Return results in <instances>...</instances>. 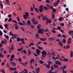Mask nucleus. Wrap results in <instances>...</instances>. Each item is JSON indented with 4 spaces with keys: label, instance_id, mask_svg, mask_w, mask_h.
<instances>
[{
    "label": "nucleus",
    "instance_id": "obj_1",
    "mask_svg": "<svg viewBox=\"0 0 73 73\" xmlns=\"http://www.w3.org/2000/svg\"><path fill=\"white\" fill-rule=\"evenodd\" d=\"M22 22L23 23H22V22H18V24H20V25H22V26H24V25H26V23H25V21H22Z\"/></svg>",
    "mask_w": 73,
    "mask_h": 73
},
{
    "label": "nucleus",
    "instance_id": "obj_2",
    "mask_svg": "<svg viewBox=\"0 0 73 73\" xmlns=\"http://www.w3.org/2000/svg\"><path fill=\"white\" fill-rule=\"evenodd\" d=\"M42 55H44V56H46V54H47L46 52L44 50H43L42 51Z\"/></svg>",
    "mask_w": 73,
    "mask_h": 73
},
{
    "label": "nucleus",
    "instance_id": "obj_3",
    "mask_svg": "<svg viewBox=\"0 0 73 73\" xmlns=\"http://www.w3.org/2000/svg\"><path fill=\"white\" fill-rule=\"evenodd\" d=\"M55 64L57 65H61V63H60V62L58 61H56L55 62Z\"/></svg>",
    "mask_w": 73,
    "mask_h": 73
},
{
    "label": "nucleus",
    "instance_id": "obj_4",
    "mask_svg": "<svg viewBox=\"0 0 73 73\" xmlns=\"http://www.w3.org/2000/svg\"><path fill=\"white\" fill-rule=\"evenodd\" d=\"M36 52L38 55H39L40 54V50H39L38 49H37L36 50Z\"/></svg>",
    "mask_w": 73,
    "mask_h": 73
},
{
    "label": "nucleus",
    "instance_id": "obj_5",
    "mask_svg": "<svg viewBox=\"0 0 73 73\" xmlns=\"http://www.w3.org/2000/svg\"><path fill=\"white\" fill-rule=\"evenodd\" d=\"M12 36L14 37V38H16L17 37H18V35L17 34H13V35Z\"/></svg>",
    "mask_w": 73,
    "mask_h": 73
},
{
    "label": "nucleus",
    "instance_id": "obj_6",
    "mask_svg": "<svg viewBox=\"0 0 73 73\" xmlns=\"http://www.w3.org/2000/svg\"><path fill=\"white\" fill-rule=\"evenodd\" d=\"M33 24H34V25H37L38 24V22L37 21H34L33 23Z\"/></svg>",
    "mask_w": 73,
    "mask_h": 73
},
{
    "label": "nucleus",
    "instance_id": "obj_7",
    "mask_svg": "<svg viewBox=\"0 0 73 73\" xmlns=\"http://www.w3.org/2000/svg\"><path fill=\"white\" fill-rule=\"evenodd\" d=\"M58 44L59 45H60L61 47H62V45H63V44L61 42L59 41L58 42Z\"/></svg>",
    "mask_w": 73,
    "mask_h": 73
},
{
    "label": "nucleus",
    "instance_id": "obj_8",
    "mask_svg": "<svg viewBox=\"0 0 73 73\" xmlns=\"http://www.w3.org/2000/svg\"><path fill=\"white\" fill-rule=\"evenodd\" d=\"M54 68H58V65H57L56 64H54Z\"/></svg>",
    "mask_w": 73,
    "mask_h": 73
},
{
    "label": "nucleus",
    "instance_id": "obj_9",
    "mask_svg": "<svg viewBox=\"0 0 73 73\" xmlns=\"http://www.w3.org/2000/svg\"><path fill=\"white\" fill-rule=\"evenodd\" d=\"M38 33H41V34H43L44 33V32L42 31H40L39 30H38Z\"/></svg>",
    "mask_w": 73,
    "mask_h": 73
},
{
    "label": "nucleus",
    "instance_id": "obj_10",
    "mask_svg": "<svg viewBox=\"0 0 73 73\" xmlns=\"http://www.w3.org/2000/svg\"><path fill=\"white\" fill-rule=\"evenodd\" d=\"M4 36H5V38L6 39H7L8 40H9V36H8L6 35H4Z\"/></svg>",
    "mask_w": 73,
    "mask_h": 73
},
{
    "label": "nucleus",
    "instance_id": "obj_11",
    "mask_svg": "<svg viewBox=\"0 0 73 73\" xmlns=\"http://www.w3.org/2000/svg\"><path fill=\"white\" fill-rule=\"evenodd\" d=\"M58 3L57 2H56L54 3V7H57V6L58 5Z\"/></svg>",
    "mask_w": 73,
    "mask_h": 73
},
{
    "label": "nucleus",
    "instance_id": "obj_12",
    "mask_svg": "<svg viewBox=\"0 0 73 73\" xmlns=\"http://www.w3.org/2000/svg\"><path fill=\"white\" fill-rule=\"evenodd\" d=\"M27 24H28V25H31V21L28 20L27 21Z\"/></svg>",
    "mask_w": 73,
    "mask_h": 73
},
{
    "label": "nucleus",
    "instance_id": "obj_13",
    "mask_svg": "<svg viewBox=\"0 0 73 73\" xmlns=\"http://www.w3.org/2000/svg\"><path fill=\"white\" fill-rule=\"evenodd\" d=\"M4 26L5 27V28H7V29H8V24H6L4 25Z\"/></svg>",
    "mask_w": 73,
    "mask_h": 73
},
{
    "label": "nucleus",
    "instance_id": "obj_14",
    "mask_svg": "<svg viewBox=\"0 0 73 73\" xmlns=\"http://www.w3.org/2000/svg\"><path fill=\"white\" fill-rule=\"evenodd\" d=\"M73 56V51H70V57H72Z\"/></svg>",
    "mask_w": 73,
    "mask_h": 73
},
{
    "label": "nucleus",
    "instance_id": "obj_15",
    "mask_svg": "<svg viewBox=\"0 0 73 73\" xmlns=\"http://www.w3.org/2000/svg\"><path fill=\"white\" fill-rule=\"evenodd\" d=\"M5 1L7 4L8 5H9L10 4V3H9V0H5Z\"/></svg>",
    "mask_w": 73,
    "mask_h": 73
},
{
    "label": "nucleus",
    "instance_id": "obj_16",
    "mask_svg": "<svg viewBox=\"0 0 73 73\" xmlns=\"http://www.w3.org/2000/svg\"><path fill=\"white\" fill-rule=\"evenodd\" d=\"M0 72L3 73H5V70L4 69H1L0 70Z\"/></svg>",
    "mask_w": 73,
    "mask_h": 73
},
{
    "label": "nucleus",
    "instance_id": "obj_17",
    "mask_svg": "<svg viewBox=\"0 0 73 73\" xmlns=\"http://www.w3.org/2000/svg\"><path fill=\"white\" fill-rule=\"evenodd\" d=\"M35 20H36V19L35 18H32L31 20V21H32V23L34 22V21H35Z\"/></svg>",
    "mask_w": 73,
    "mask_h": 73
},
{
    "label": "nucleus",
    "instance_id": "obj_18",
    "mask_svg": "<svg viewBox=\"0 0 73 73\" xmlns=\"http://www.w3.org/2000/svg\"><path fill=\"white\" fill-rule=\"evenodd\" d=\"M11 63L12 64V65H13V66H16V63L15 62H11L10 63V64H11Z\"/></svg>",
    "mask_w": 73,
    "mask_h": 73
},
{
    "label": "nucleus",
    "instance_id": "obj_19",
    "mask_svg": "<svg viewBox=\"0 0 73 73\" xmlns=\"http://www.w3.org/2000/svg\"><path fill=\"white\" fill-rule=\"evenodd\" d=\"M44 9L45 10V11H48V8L47 7H46V6H45L44 7Z\"/></svg>",
    "mask_w": 73,
    "mask_h": 73
},
{
    "label": "nucleus",
    "instance_id": "obj_20",
    "mask_svg": "<svg viewBox=\"0 0 73 73\" xmlns=\"http://www.w3.org/2000/svg\"><path fill=\"white\" fill-rule=\"evenodd\" d=\"M51 71H52V70H54V67H53V66H51Z\"/></svg>",
    "mask_w": 73,
    "mask_h": 73
},
{
    "label": "nucleus",
    "instance_id": "obj_21",
    "mask_svg": "<svg viewBox=\"0 0 73 73\" xmlns=\"http://www.w3.org/2000/svg\"><path fill=\"white\" fill-rule=\"evenodd\" d=\"M23 50V49L22 48L17 49V50L19 52H20V51H21L22 50Z\"/></svg>",
    "mask_w": 73,
    "mask_h": 73
},
{
    "label": "nucleus",
    "instance_id": "obj_22",
    "mask_svg": "<svg viewBox=\"0 0 73 73\" xmlns=\"http://www.w3.org/2000/svg\"><path fill=\"white\" fill-rule=\"evenodd\" d=\"M67 43L68 44H70L72 43L71 41L68 40L67 41Z\"/></svg>",
    "mask_w": 73,
    "mask_h": 73
},
{
    "label": "nucleus",
    "instance_id": "obj_23",
    "mask_svg": "<svg viewBox=\"0 0 73 73\" xmlns=\"http://www.w3.org/2000/svg\"><path fill=\"white\" fill-rule=\"evenodd\" d=\"M63 61H65V62H68V59L67 58H64L63 59Z\"/></svg>",
    "mask_w": 73,
    "mask_h": 73
},
{
    "label": "nucleus",
    "instance_id": "obj_24",
    "mask_svg": "<svg viewBox=\"0 0 73 73\" xmlns=\"http://www.w3.org/2000/svg\"><path fill=\"white\" fill-rule=\"evenodd\" d=\"M46 67L47 68H50V65L49 64H47L46 65Z\"/></svg>",
    "mask_w": 73,
    "mask_h": 73
},
{
    "label": "nucleus",
    "instance_id": "obj_25",
    "mask_svg": "<svg viewBox=\"0 0 73 73\" xmlns=\"http://www.w3.org/2000/svg\"><path fill=\"white\" fill-rule=\"evenodd\" d=\"M40 40H41V41H45V40H46L45 38H40Z\"/></svg>",
    "mask_w": 73,
    "mask_h": 73
},
{
    "label": "nucleus",
    "instance_id": "obj_26",
    "mask_svg": "<svg viewBox=\"0 0 73 73\" xmlns=\"http://www.w3.org/2000/svg\"><path fill=\"white\" fill-rule=\"evenodd\" d=\"M35 11L37 12V13H38V9H37V8H35Z\"/></svg>",
    "mask_w": 73,
    "mask_h": 73
},
{
    "label": "nucleus",
    "instance_id": "obj_27",
    "mask_svg": "<svg viewBox=\"0 0 73 73\" xmlns=\"http://www.w3.org/2000/svg\"><path fill=\"white\" fill-rule=\"evenodd\" d=\"M44 7L43 5H40L39 7L40 9H43V7Z\"/></svg>",
    "mask_w": 73,
    "mask_h": 73
},
{
    "label": "nucleus",
    "instance_id": "obj_28",
    "mask_svg": "<svg viewBox=\"0 0 73 73\" xmlns=\"http://www.w3.org/2000/svg\"><path fill=\"white\" fill-rule=\"evenodd\" d=\"M69 48H70V45H67L66 47L65 48H65V49H68Z\"/></svg>",
    "mask_w": 73,
    "mask_h": 73
},
{
    "label": "nucleus",
    "instance_id": "obj_29",
    "mask_svg": "<svg viewBox=\"0 0 73 73\" xmlns=\"http://www.w3.org/2000/svg\"><path fill=\"white\" fill-rule=\"evenodd\" d=\"M66 40L65 39H63L62 40V42L63 43H66Z\"/></svg>",
    "mask_w": 73,
    "mask_h": 73
},
{
    "label": "nucleus",
    "instance_id": "obj_30",
    "mask_svg": "<svg viewBox=\"0 0 73 73\" xmlns=\"http://www.w3.org/2000/svg\"><path fill=\"white\" fill-rule=\"evenodd\" d=\"M23 17H24V19H27V17L24 14L23 15Z\"/></svg>",
    "mask_w": 73,
    "mask_h": 73
},
{
    "label": "nucleus",
    "instance_id": "obj_31",
    "mask_svg": "<svg viewBox=\"0 0 73 73\" xmlns=\"http://www.w3.org/2000/svg\"><path fill=\"white\" fill-rule=\"evenodd\" d=\"M13 19L12 18H9L8 21H7L8 22H11L12 20Z\"/></svg>",
    "mask_w": 73,
    "mask_h": 73
},
{
    "label": "nucleus",
    "instance_id": "obj_32",
    "mask_svg": "<svg viewBox=\"0 0 73 73\" xmlns=\"http://www.w3.org/2000/svg\"><path fill=\"white\" fill-rule=\"evenodd\" d=\"M48 22V23L50 24L51 23H52V20H50V19H49L48 20H47Z\"/></svg>",
    "mask_w": 73,
    "mask_h": 73
},
{
    "label": "nucleus",
    "instance_id": "obj_33",
    "mask_svg": "<svg viewBox=\"0 0 73 73\" xmlns=\"http://www.w3.org/2000/svg\"><path fill=\"white\" fill-rule=\"evenodd\" d=\"M25 14L27 16V17H29V13L28 12H25Z\"/></svg>",
    "mask_w": 73,
    "mask_h": 73
},
{
    "label": "nucleus",
    "instance_id": "obj_34",
    "mask_svg": "<svg viewBox=\"0 0 73 73\" xmlns=\"http://www.w3.org/2000/svg\"><path fill=\"white\" fill-rule=\"evenodd\" d=\"M61 27L60 26H58L57 27V30H59L60 31L61 30Z\"/></svg>",
    "mask_w": 73,
    "mask_h": 73
},
{
    "label": "nucleus",
    "instance_id": "obj_35",
    "mask_svg": "<svg viewBox=\"0 0 73 73\" xmlns=\"http://www.w3.org/2000/svg\"><path fill=\"white\" fill-rule=\"evenodd\" d=\"M52 12H56V10L55 8H54L52 9Z\"/></svg>",
    "mask_w": 73,
    "mask_h": 73
},
{
    "label": "nucleus",
    "instance_id": "obj_36",
    "mask_svg": "<svg viewBox=\"0 0 73 73\" xmlns=\"http://www.w3.org/2000/svg\"><path fill=\"white\" fill-rule=\"evenodd\" d=\"M57 36L59 37H62V35H61V34L60 33L57 35Z\"/></svg>",
    "mask_w": 73,
    "mask_h": 73
},
{
    "label": "nucleus",
    "instance_id": "obj_37",
    "mask_svg": "<svg viewBox=\"0 0 73 73\" xmlns=\"http://www.w3.org/2000/svg\"><path fill=\"white\" fill-rule=\"evenodd\" d=\"M52 56V54L50 53H49L48 54V57L50 58Z\"/></svg>",
    "mask_w": 73,
    "mask_h": 73
},
{
    "label": "nucleus",
    "instance_id": "obj_38",
    "mask_svg": "<svg viewBox=\"0 0 73 73\" xmlns=\"http://www.w3.org/2000/svg\"><path fill=\"white\" fill-rule=\"evenodd\" d=\"M39 12H42L43 11H44L43 9H39Z\"/></svg>",
    "mask_w": 73,
    "mask_h": 73
},
{
    "label": "nucleus",
    "instance_id": "obj_39",
    "mask_svg": "<svg viewBox=\"0 0 73 73\" xmlns=\"http://www.w3.org/2000/svg\"><path fill=\"white\" fill-rule=\"evenodd\" d=\"M9 70L11 71H13V67H10L9 68Z\"/></svg>",
    "mask_w": 73,
    "mask_h": 73
},
{
    "label": "nucleus",
    "instance_id": "obj_40",
    "mask_svg": "<svg viewBox=\"0 0 73 73\" xmlns=\"http://www.w3.org/2000/svg\"><path fill=\"white\" fill-rule=\"evenodd\" d=\"M38 30L41 31H43V32H45V30H44L43 29H38Z\"/></svg>",
    "mask_w": 73,
    "mask_h": 73
},
{
    "label": "nucleus",
    "instance_id": "obj_41",
    "mask_svg": "<svg viewBox=\"0 0 73 73\" xmlns=\"http://www.w3.org/2000/svg\"><path fill=\"white\" fill-rule=\"evenodd\" d=\"M15 48H14V47L13 46H11L10 50H14Z\"/></svg>",
    "mask_w": 73,
    "mask_h": 73
},
{
    "label": "nucleus",
    "instance_id": "obj_42",
    "mask_svg": "<svg viewBox=\"0 0 73 73\" xmlns=\"http://www.w3.org/2000/svg\"><path fill=\"white\" fill-rule=\"evenodd\" d=\"M17 41H20V38L18 37L17 38Z\"/></svg>",
    "mask_w": 73,
    "mask_h": 73
},
{
    "label": "nucleus",
    "instance_id": "obj_43",
    "mask_svg": "<svg viewBox=\"0 0 73 73\" xmlns=\"http://www.w3.org/2000/svg\"><path fill=\"white\" fill-rule=\"evenodd\" d=\"M12 22H13V23H15V24H17V21H16L15 20H13L12 21Z\"/></svg>",
    "mask_w": 73,
    "mask_h": 73
},
{
    "label": "nucleus",
    "instance_id": "obj_44",
    "mask_svg": "<svg viewBox=\"0 0 73 73\" xmlns=\"http://www.w3.org/2000/svg\"><path fill=\"white\" fill-rule=\"evenodd\" d=\"M33 61L34 62V61H35V60L32 59H31V60L30 61V63H32V62H33Z\"/></svg>",
    "mask_w": 73,
    "mask_h": 73
},
{
    "label": "nucleus",
    "instance_id": "obj_45",
    "mask_svg": "<svg viewBox=\"0 0 73 73\" xmlns=\"http://www.w3.org/2000/svg\"><path fill=\"white\" fill-rule=\"evenodd\" d=\"M48 64H49V65H52V62L50 61H48Z\"/></svg>",
    "mask_w": 73,
    "mask_h": 73
},
{
    "label": "nucleus",
    "instance_id": "obj_46",
    "mask_svg": "<svg viewBox=\"0 0 73 73\" xmlns=\"http://www.w3.org/2000/svg\"><path fill=\"white\" fill-rule=\"evenodd\" d=\"M38 49H41V50H42V48L41 47V46H38Z\"/></svg>",
    "mask_w": 73,
    "mask_h": 73
},
{
    "label": "nucleus",
    "instance_id": "obj_47",
    "mask_svg": "<svg viewBox=\"0 0 73 73\" xmlns=\"http://www.w3.org/2000/svg\"><path fill=\"white\" fill-rule=\"evenodd\" d=\"M31 27L32 29H33V28H35V26L34 25H31Z\"/></svg>",
    "mask_w": 73,
    "mask_h": 73
},
{
    "label": "nucleus",
    "instance_id": "obj_48",
    "mask_svg": "<svg viewBox=\"0 0 73 73\" xmlns=\"http://www.w3.org/2000/svg\"><path fill=\"white\" fill-rule=\"evenodd\" d=\"M21 30L23 31V32H25V29L24 28V27H22L21 28Z\"/></svg>",
    "mask_w": 73,
    "mask_h": 73
},
{
    "label": "nucleus",
    "instance_id": "obj_49",
    "mask_svg": "<svg viewBox=\"0 0 73 73\" xmlns=\"http://www.w3.org/2000/svg\"><path fill=\"white\" fill-rule=\"evenodd\" d=\"M18 61L19 62H22V60H21V59L20 58H19L18 59Z\"/></svg>",
    "mask_w": 73,
    "mask_h": 73
},
{
    "label": "nucleus",
    "instance_id": "obj_50",
    "mask_svg": "<svg viewBox=\"0 0 73 73\" xmlns=\"http://www.w3.org/2000/svg\"><path fill=\"white\" fill-rule=\"evenodd\" d=\"M50 9L52 10L53 9V6L50 5Z\"/></svg>",
    "mask_w": 73,
    "mask_h": 73
},
{
    "label": "nucleus",
    "instance_id": "obj_51",
    "mask_svg": "<svg viewBox=\"0 0 73 73\" xmlns=\"http://www.w3.org/2000/svg\"><path fill=\"white\" fill-rule=\"evenodd\" d=\"M52 19H54V18H55V15L53 14L52 16Z\"/></svg>",
    "mask_w": 73,
    "mask_h": 73
},
{
    "label": "nucleus",
    "instance_id": "obj_52",
    "mask_svg": "<svg viewBox=\"0 0 73 73\" xmlns=\"http://www.w3.org/2000/svg\"><path fill=\"white\" fill-rule=\"evenodd\" d=\"M6 65L7 66V67H8V68H9V67H10V64H9V63H7Z\"/></svg>",
    "mask_w": 73,
    "mask_h": 73
},
{
    "label": "nucleus",
    "instance_id": "obj_53",
    "mask_svg": "<svg viewBox=\"0 0 73 73\" xmlns=\"http://www.w3.org/2000/svg\"><path fill=\"white\" fill-rule=\"evenodd\" d=\"M68 33L69 35H70V34H72V31H71V30H70L68 32Z\"/></svg>",
    "mask_w": 73,
    "mask_h": 73
},
{
    "label": "nucleus",
    "instance_id": "obj_54",
    "mask_svg": "<svg viewBox=\"0 0 73 73\" xmlns=\"http://www.w3.org/2000/svg\"><path fill=\"white\" fill-rule=\"evenodd\" d=\"M9 35L10 36H12L13 35V34L12 33V32L11 31L10 32Z\"/></svg>",
    "mask_w": 73,
    "mask_h": 73
},
{
    "label": "nucleus",
    "instance_id": "obj_55",
    "mask_svg": "<svg viewBox=\"0 0 73 73\" xmlns=\"http://www.w3.org/2000/svg\"><path fill=\"white\" fill-rule=\"evenodd\" d=\"M31 53H32L31 52V50H29V52H28V53L30 55H31Z\"/></svg>",
    "mask_w": 73,
    "mask_h": 73
},
{
    "label": "nucleus",
    "instance_id": "obj_56",
    "mask_svg": "<svg viewBox=\"0 0 73 73\" xmlns=\"http://www.w3.org/2000/svg\"><path fill=\"white\" fill-rule=\"evenodd\" d=\"M50 6L49 5H48V4H47V8H48V9H49L50 8Z\"/></svg>",
    "mask_w": 73,
    "mask_h": 73
},
{
    "label": "nucleus",
    "instance_id": "obj_57",
    "mask_svg": "<svg viewBox=\"0 0 73 73\" xmlns=\"http://www.w3.org/2000/svg\"><path fill=\"white\" fill-rule=\"evenodd\" d=\"M39 62L41 64H43V62H44L42 60H40Z\"/></svg>",
    "mask_w": 73,
    "mask_h": 73
},
{
    "label": "nucleus",
    "instance_id": "obj_58",
    "mask_svg": "<svg viewBox=\"0 0 73 73\" xmlns=\"http://www.w3.org/2000/svg\"><path fill=\"white\" fill-rule=\"evenodd\" d=\"M1 42L2 44H5V42H4V41L3 40H2L1 41Z\"/></svg>",
    "mask_w": 73,
    "mask_h": 73
},
{
    "label": "nucleus",
    "instance_id": "obj_59",
    "mask_svg": "<svg viewBox=\"0 0 73 73\" xmlns=\"http://www.w3.org/2000/svg\"><path fill=\"white\" fill-rule=\"evenodd\" d=\"M2 35H3V32L1 30H0V36H2Z\"/></svg>",
    "mask_w": 73,
    "mask_h": 73
},
{
    "label": "nucleus",
    "instance_id": "obj_60",
    "mask_svg": "<svg viewBox=\"0 0 73 73\" xmlns=\"http://www.w3.org/2000/svg\"><path fill=\"white\" fill-rule=\"evenodd\" d=\"M8 17H10L11 18L12 17V15L11 14H9L7 16Z\"/></svg>",
    "mask_w": 73,
    "mask_h": 73
},
{
    "label": "nucleus",
    "instance_id": "obj_61",
    "mask_svg": "<svg viewBox=\"0 0 73 73\" xmlns=\"http://www.w3.org/2000/svg\"><path fill=\"white\" fill-rule=\"evenodd\" d=\"M40 26H41V25H38L37 28L40 29Z\"/></svg>",
    "mask_w": 73,
    "mask_h": 73
},
{
    "label": "nucleus",
    "instance_id": "obj_62",
    "mask_svg": "<svg viewBox=\"0 0 73 73\" xmlns=\"http://www.w3.org/2000/svg\"><path fill=\"white\" fill-rule=\"evenodd\" d=\"M62 71L63 73H66V71H65V70H63Z\"/></svg>",
    "mask_w": 73,
    "mask_h": 73
},
{
    "label": "nucleus",
    "instance_id": "obj_63",
    "mask_svg": "<svg viewBox=\"0 0 73 73\" xmlns=\"http://www.w3.org/2000/svg\"><path fill=\"white\" fill-rule=\"evenodd\" d=\"M60 25H61V27H64V24L61 23L60 24Z\"/></svg>",
    "mask_w": 73,
    "mask_h": 73
},
{
    "label": "nucleus",
    "instance_id": "obj_64",
    "mask_svg": "<svg viewBox=\"0 0 73 73\" xmlns=\"http://www.w3.org/2000/svg\"><path fill=\"white\" fill-rule=\"evenodd\" d=\"M49 38L51 40H55L53 38Z\"/></svg>",
    "mask_w": 73,
    "mask_h": 73
}]
</instances>
